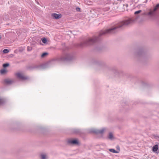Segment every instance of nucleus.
I'll return each instance as SVG.
<instances>
[{
	"label": "nucleus",
	"instance_id": "f257e3e1",
	"mask_svg": "<svg viewBox=\"0 0 159 159\" xmlns=\"http://www.w3.org/2000/svg\"><path fill=\"white\" fill-rule=\"evenodd\" d=\"M137 19L134 20L129 18L128 20L120 22L109 29L105 30L102 31L99 34L98 37L94 36L92 38H89L81 43L79 46L81 47L93 44L99 40L100 37L103 35L115 34L118 31L119 28H122L125 26L130 25L133 22Z\"/></svg>",
	"mask_w": 159,
	"mask_h": 159
},
{
	"label": "nucleus",
	"instance_id": "f03ea898",
	"mask_svg": "<svg viewBox=\"0 0 159 159\" xmlns=\"http://www.w3.org/2000/svg\"><path fill=\"white\" fill-rule=\"evenodd\" d=\"M74 59L73 54L69 53H66L64 55L58 58L57 60L59 61H72Z\"/></svg>",
	"mask_w": 159,
	"mask_h": 159
},
{
	"label": "nucleus",
	"instance_id": "7ed1b4c3",
	"mask_svg": "<svg viewBox=\"0 0 159 159\" xmlns=\"http://www.w3.org/2000/svg\"><path fill=\"white\" fill-rule=\"evenodd\" d=\"M146 53L142 49H138L134 53L135 57L137 58H142L145 57Z\"/></svg>",
	"mask_w": 159,
	"mask_h": 159
},
{
	"label": "nucleus",
	"instance_id": "20e7f679",
	"mask_svg": "<svg viewBox=\"0 0 159 159\" xmlns=\"http://www.w3.org/2000/svg\"><path fill=\"white\" fill-rule=\"evenodd\" d=\"M159 8V4H157L153 10H150L147 15L151 16H154L156 14L157 11Z\"/></svg>",
	"mask_w": 159,
	"mask_h": 159
},
{
	"label": "nucleus",
	"instance_id": "39448f33",
	"mask_svg": "<svg viewBox=\"0 0 159 159\" xmlns=\"http://www.w3.org/2000/svg\"><path fill=\"white\" fill-rule=\"evenodd\" d=\"M106 129L105 128H102L101 129H93L91 130V132L96 134H102L104 133Z\"/></svg>",
	"mask_w": 159,
	"mask_h": 159
},
{
	"label": "nucleus",
	"instance_id": "423d86ee",
	"mask_svg": "<svg viewBox=\"0 0 159 159\" xmlns=\"http://www.w3.org/2000/svg\"><path fill=\"white\" fill-rule=\"evenodd\" d=\"M72 133L78 134H81L83 132L81 130L79 129H72Z\"/></svg>",
	"mask_w": 159,
	"mask_h": 159
},
{
	"label": "nucleus",
	"instance_id": "0eeeda50",
	"mask_svg": "<svg viewBox=\"0 0 159 159\" xmlns=\"http://www.w3.org/2000/svg\"><path fill=\"white\" fill-rule=\"evenodd\" d=\"M67 143H68L73 144H78L79 143L78 141L76 139L68 140Z\"/></svg>",
	"mask_w": 159,
	"mask_h": 159
},
{
	"label": "nucleus",
	"instance_id": "6e6552de",
	"mask_svg": "<svg viewBox=\"0 0 159 159\" xmlns=\"http://www.w3.org/2000/svg\"><path fill=\"white\" fill-rule=\"evenodd\" d=\"M16 75L17 77L19 79L22 80H25L27 79V78L25 77H24L23 75L21 74V73H17L16 74Z\"/></svg>",
	"mask_w": 159,
	"mask_h": 159
},
{
	"label": "nucleus",
	"instance_id": "1a4fd4ad",
	"mask_svg": "<svg viewBox=\"0 0 159 159\" xmlns=\"http://www.w3.org/2000/svg\"><path fill=\"white\" fill-rule=\"evenodd\" d=\"M52 16L54 19H56L60 18L62 16L61 14H58L55 13H52Z\"/></svg>",
	"mask_w": 159,
	"mask_h": 159
},
{
	"label": "nucleus",
	"instance_id": "9d476101",
	"mask_svg": "<svg viewBox=\"0 0 159 159\" xmlns=\"http://www.w3.org/2000/svg\"><path fill=\"white\" fill-rule=\"evenodd\" d=\"M48 157L46 153L40 154V159H48Z\"/></svg>",
	"mask_w": 159,
	"mask_h": 159
},
{
	"label": "nucleus",
	"instance_id": "9b49d317",
	"mask_svg": "<svg viewBox=\"0 0 159 159\" xmlns=\"http://www.w3.org/2000/svg\"><path fill=\"white\" fill-rule=\"evenodd\" d=\"M158 145L157 144L155 145L153 147L152 149V150L153 152H156V153H158V152H157V150L158 149ZM158 153H159V152H158Z\"/></svg>",
	"mask_w": 159,
	"mask_h": 159
},
{
	"label": "nucleus",
	"instance_id": "f8f14e48",
	"mask_svg": "<svg viewBox=\"0 0 159 159\" xmlns=\"http://www.w3.org/2000/svg\"><path fill=\"white\" fill-rule=\"evenodd\" d=\"M4 82L7 84H11L13 83V81L8 79H5Z\"/></svg>",
	"mask_w": 159,
	"mask_h": 159
},
{
	"label": "nucleus",
	"instance_id": "ddd939ff",
	"mask_svg": "<svg viewBox=\"0 0 159 159\" xmlns=\"http://www.w3.org/2000/svg\"><path fill=\"white\" fill-rule=\"evenodd\" d=\"M40 66L39 65L38 66H30L28 67V69L30 70H32L33 69L39 68Z\"/></svg>",
	"mask_w": 159,
	"mask_h": 159
},
{
	"label": "nucleus",
	"instance_id": "4468645a",
	"mask_svg": "<svg viewBox=\"0 0 159 159\" xmlns=\"http://www.w3.org/2000/svg\"><path fill=\"white\" fill-rule=\"evenodd\" d=\"M108 138L111 140H112L114 137L113 134L111 132H110L108 134Z\"/></svg>",
	"mask_w": 159,
	"mask_h": 159
},
{
	"label": "nucleus",
	"instance_id": "2eb2a0df",
	"mask_svg": "<svg viewBox=\"0 0 159 159\" xmlns=\"http://www.w3.org/2000/svg\"><path fill=\"white\" fill-rule=\"evenodd\" d=\"M40 69H44L46 68L47 67V64H43L40 65Z\"/></svg>",
	"mask_w": 159,
	"mask_h": 159
},
{
	"label": "nucleus",
	"instance_id": "dca6fc26",
	"mask_svg": "<svg viewBox=\"0 0 159 159\" xmlns=\"http://www.w3.org/2000/svg\"><path fill=\"white\" fill-rule=\"evenodd\" d=\"M109 150L111 152L114 153H118L119 152V151H116L114 149H110Z\"/></svg>",
	"mask_w": 159,
	"mask_h": 159
},
{
	"label": "nucleus",
	"instance_id": "f3484780",
	"mask_svg": "<svg viewBox=\"0 0 159 159\" xmlns=\"http://www.w3.org/2000/svg\"><path fill=\"white\" fill-rule=\"evenodd\" d=\"M48 54V53L47 52H44L41 55V57L42 58H44L45 57H46Z\"/></svg>",
	"mask_w": 159,
	"mask_h": 159
},
{
	"label": "nucleus",
	"instance_id": "a211bd4d",
	"mask_svg": "<svg viewBox=\"0 0 159 159\" xmlns=\"http://www.w3.org/2000/svg\"><path fill=\"white\" fill-rule=\"evenodd\" d=\"M43 43H44L46 44L47 42V39L46 38H44L41 39Z\"/></svg>",
	"mask_w": 159,
	"mask_h": 159
},
{
	"label": "nucleus",
	"instance_id": "6ab92c4d",
	"mask_svg": "<svg viewBox=\"0 0 159 159\" xmlns=\"http://www.w3.org/2000/svg\"><path fill=\"white\" fill-rule=\"evenodd\" d=\"M7 72V70L5 69H1L0 70V73L2 74L5 73Z\"/></svg>",
	"mask_w": 159,
	"mask_h": 159
},
{
	"label": "nucleus",
	"instance_id": "aec40b11",
	"mask_svg": "<svg viewBox=\"0 0 159 159\" xmlns=\"http://www.w3.org/2000/svg\"><path fill=\"white\" fill-rule=\"evenodd\" d=\"M9 66V64L8 63H4V64H3L2 65L3 67L4 68L7 67Z\"/></svg>",
	"mask_w": 159,
	"mask_h": 159
},
{
	"label": "nucleus",
	"instance_id": "412c9836",
	"mask_svg": "<svg viewBox=\"0 0 159 159\" xmlns=\"http://www.w3.org/2000/svg\"><path fill=\"white\" fill-rule=\"evenodd\" d=\"M100 65L102 66L103 67H106V63L104 62H101L100 63Z\"/></svg>",
	"mask_w": 159,
	"mask_h": 159
},
{
	"label": "nucleus",
	"instance_id": "4be33fe9",
	"mask_svg": "<svg viewBox=\"0 0 159 159\" xmlns=\"http://www.w3.org/2000/svg\"><path fill=\"white\" fill-rule=\"evenodd\" d=\"M2 52L4 53H7L9 52V50L8 49H5L3 50Z\"/></svg>",
	"mask_w": 159,
	"mask_h": 159
},
{
	"label": "nucleus",
	"instance_id": "5701e85b",
	"mask_svg": "<svg viewBox=\"0 0 159 159\" xmlns=\"http://www.w3.org/2000/svg\"><path fill=\"white\" fill-rule=\"evenodd\" d=\"M141 12H142V10H138V11H136L134 12V14L135 15H137L140 13Z\"/></svg>",
	"mask_w": 159,
	"mask_h": 159
},
{
	"label": "nucleus",
	"instance_id": "b1692460",
	"mask_svg": "<svg viewBox=\"0 0 159 159\" xmlns=\"http://www.w3.org/2000/svg\"><path fill=\"white\" fill-rule=\"evenodd\" d=\"M4 100L2 98H0V105L3 104L4 103Z\"/></svg>",
	"mask_w": 159,
	"mask_h": 159
},
{
	"label": "nucleus",
	"instance_id": "393cba45",
	"mask_svg": "<svg viewBox=\"0 0 159 159\" xmlns=\"http://www.w3.org/2000/svg\"><path fill=\"white\" fill-rule=\"evenodd\" d=\"M32 50V48L31 47L28 46L27 47V50L29 51H31Z\"/></svg>",
	"mask_w": 159,
	"mask_h": 159
},
{
	"label": "nucleus",
	"instance_id": "a878e982",
	"mask_svg": "<svg viewBox=\"0 0 159 159\" xmlns=\"http://www.w3.org/2000/svg\"><path fill=\"white\" fill-rule=\"evenodd\" d=\"M116 148L118 150V151H120V147L119 146H117L116 147Z\"/></svg>",
	"mask_w": 159,
	"mask_h": 159
},
{
	"label": "nucleus",
	"instance_id": "bb28decb",
	"mask_svg": "<svg viewBox=\"0 0 159 159\" xmlns=\"http://www.w3.org/2000/svg\"><path fill=\"white\" fill-rule=\"evenodd\" d=\"M76 10H77V11H80V8H79V7H77V8H76Z\"/></svg>",
	"mask_w": 159,
	"mask_h": 159
},
{
	"label": "nucleus",
	"instance_id": "cd10ccee",
	"mask_svg": "<svg viewBox=\"0 0 159 159\" xmlns=\"http://www.w3.org/2000/svg\"><path fill=\"white\" fill-rule=\"evenodd\" d=\"M115 70L116 72H117V70L116 69V68H115Z\"/></svg>",
	"mask_w": 159,
	"mask_h": 159
},
{
	"label": "nucleus",
	"instance_id": "c85d7f7f",
	"mask_svg": "<svg viewBox=\"0 0 159 159\" xmlns=\"http://www.w3.org/2000/svg\"><path fill=\"white\" fill-rule=\"evenodd\" d=\"M40 133H41V128H40Z\"/></svg>",
	"mask_w": 159,
	"mask_h": 159
},
{
	"label": "nucleus",
	"instance_id": "c756f323",
	"mask_svg": "<svg viewBox=\"0 0 159 159\" xmlns=\"http://www.w3.org/2000/svg\"><path fill=\"white\" fill-rule=\"evenodd\" d=\"M37 3H38L39 4V2H37Z\"/></svg>",
	"mask_w": 159,
	"mask_h": 159
},
{
	"label": "nucleus",
	"instance_id": "7c9ffc66",
	"mask_svg": "<svg viewBox=\"0 0 159 159\" xmlns=\"http://www.w3.org/2000/svg\"><path fill=\"white\" fill-rule=\"evenodd\" d=\"M1 36L0 35V39H1Z\"/></svg>",
	"mask_w": 159,
	"mask_h": 159
},
{
	"label": "nucleus",
	"instance_id": "2f4dec72",
	"mask_svg": "<svg viewBox=\"0 0 159 159\" xmlns=\"http://www.w3.org/2000/svg\"><path fill=\"white\" fill-rule=\"evenodd\" d=\"M40 45H43V44H41V43H40Z\"/></svg>",
	"mask_w": 159,
	"mask_h": 159
}]
</instances>
